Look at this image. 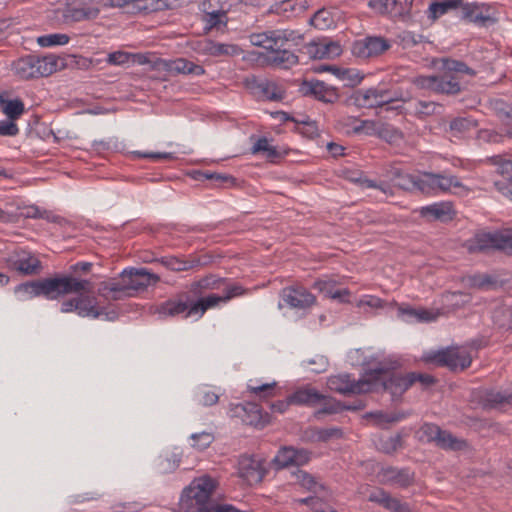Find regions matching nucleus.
<instances>
[{
  "instance_id": "dca6fc26",
  "label": "nucleus",
  "mask_w": 512,
  "mask_h": 512,
  "mask_svg": "<svg viewBox=\"0 0 512 512\" xmlns=\"http://www.w3.org/2000/svg\"><path fill=\"white\" fill-rule=\"evenodd\" d=\"M120 278L126 282L131 292L144 290L160 280L157 274L150 272L148 269L134 267L124 269Z\"/></svg>"
},
{
  "instance_id": "0eeeda50",
  "label": "nucleus",
  "mask_w": 512,
  "mask_h": 512,
  "mask_svg": "<svg viewBox=\"0 0 512 512\" xmlns=\"http://www.w3.org/2000/svg\"><path fill=\"white\" fill-rule=\"evenodd\" d=\"M4 262L6 267L22 275H37L42 271L41 261L31 252L15 249L9 253Z\"/></svg>"
},
{
  "instance_id": "7ed1b4c3",
  "label": "nucleus",
  "mask_w": 512,
  "mask_h": 512,
  "mask_svg": "<svg viewBox=\"0 0 512 512\" xmlns=\"http://www.w3.org/2000/svg\"><path fill=\"white\" fill-rule=\"evenodd\" d=\"M57 67L58 58L54 55L43 57L27 55L13 61L11 64L14 75L22 80L47 77L56 72Z\"/></svg>"
},
{
  "instance_id": "4be33fe9",
  "label": "nucleus",
  "mask_w": 512,
  "mask_h": 512,
  "mask_svg": "<svg viewBox=\"0 0 512 512\" xmlns=\"http://www.w3.org/2000/svg\"><path fill=\"white\" fill-rule=\"evenodd\" d=\"M234 413L251 426L264 427L268 423L267 415H263L260 406L256 403L237 404Z\"/></svg>"
},
{
  "instance_id": "72a5a7b5",
  "label": "nucleus",
  "mask_w": 512,
  "mask_h": 512,
  "mask_svg": "<svg viewBox=\"0 0 512 512\" xmlns=\"http://www.w3.org/2000/svg\"><path fill=\"white\" fill-rule=\"evenodd\" d=\"M421 215L430 217L434 220H448L452 218V208L449 203H434L429 206L422 207Z\"/></svg>"
},
{
  "instance_id": "13d9d810",
  "label": "nucleus",
  "mask_w": 512,
  "mask_h": 512,
  "mask_svg": "<svg viewBox=\"0 0 512 512\" xmlns=\"http://www.w3.org/2000/svg\"><path fill=\"white\" fill-rule=\"evenodd\" d=\"M402 312L408 316L415 318L419 322H430L437 318V315L426 309H403Z\"/></svg>"
},
{
  "instance_id": "a18cd8bd",
  "label": "nucleus",
  "mask_w": 512,
  "mask_h": 512,
  "mask_svg": "<svg viewBox=\"0 0 512 512\" xmlns=\"http://www.w3.org/2000/svg\"><path fill=\"white\" fill-rule=\"evenodd\" d=\"M132 8L145 14L163 10L166 6L162 0H132Z\"/></svg>"
},
{
  "instance_id": "bf43d9fd",
  "label": "nucleus",
  "mask_w": 512,
  "mask_h": 512,
  "mask_svg": "<svg viewBox=\"0 0 512 512\" xmlns=\"http://www.w3.org/2000/svg\"><path fill=\"white\" fill-rule=\"evenodd\" d=\"M401 446L402 437L397 434L381 440L380 449L387 454H391L396 452Z\"/></svg>"
},
{
  "instance_id": "c9c22d12",
  "label": "nucleus",
  "mask_w": 512,
  "mask_h": 512,
  "mask_svg": "<svg viewBox=\"0 0 512 512\" xmlns=\"http://www.w3.org/2000/svg\"><path fill=\"white\" fill-rule=\"evenodd\" d=\"M490 162L495 165L497 172L503 177V181L512 182V156L511 155H495L492 156Z\"/></svg>"
},
{
  "instance_id": "7c9ffc66",
  "label": "nucleus",
  "mask_w": 512,
  "mask_h": 512,
  "mask_svg": "<svg viewBox=\"0 0 512 512\" xmlns=\"http://www.w3.org/2000/svg\"><path fill=\"white\" fill-rule=\"evenodd\" d=\"M200 19L204 23V34H208L212 30H224L227 27L229 21L227 12L200 13Z\"/></svg>"
},
{
  "instance_id": "6ab92c4d",
  "label": "nucleus",
  "mask_w": 512,
  "mask_h": 512,
  "mask_svg": "<svg viewBox=\"0 0 512 512\" xmlns=\"http://www.w3.org/2000/svg\"><path fill=\"white\" fill-rule=\"evenodd\" d=\"M462 10V19L475 23L479 26H486L488 23H494L495 19L490 15V7L480 3H463L460 5Z\"/></svg>"
},
{
  "instance_id": "ddd939ff",
  "label": "nucleus",
  "mask_w": 512,
  "mask_h": 512,
  "mask_svg": "<svg viewBox=\"0 0 512 512\" xmlns=\"http://www.w3.org/2000/svg\"><path fill=\"white\" fill-rule=\"evenodd\" d=\"M414 0H370L368 5L377 13L392 19H406L410 16Z\"/></svg>"
},
{
  "instance_id": "9b49d317",
  "label": "nucleus",
  "mask_w": 512,
  "mask_h": 512,
  "mask_svg": "<svg viewBox=\"0 0 512 512\" xmlns=\"http://www.w3.org/2000/svg\"><path fill=\"white\" fill-rule=\"evenodd\" d=\"M391 48V42L381 36H367L353 43L352 53L363 59L378 57Z\"/></svg>"
},
{
  "instance_id": "864d4df0",
  "label": "nucleus",
  "mask_w": 512,
  "mask_h": 512,
  "mask_svg": "<svg viewBox=\"0 0 512 512\" xmlns=\"http://www.w3.org/2000/svg\"><path fill=\"white\" fill-rule=\"evenodd\" d=\"M69 42L67 34H48L38 37L37 43L42 47H51L56 45H65Z\"/></svg>"
},
{
  "instance_id": "cd10ccee",
  "label": "nucleus",
  "mask_w": 512,
  "mask_h": 512,
  "mask_svg": "<svg viewBox=\"0 0 512 512\" xmlns=\"http://www.w3.org/2000/svg\"><path fill=\"white\" fill-rule=\"evenodd\" d=\"M323 399V394L315 388L306 386L296 390L290 395V402L294 405L313 407L318 405Z\"/></svg>"
},
{
  "instance_id": "49530a36",
  "label": "nucleus",
  "mask_w": 512,
  "mask_h": 512,
  "mask_svg": "<svg viewBox=\"0 0 512 512\" xmlns=\"http://www.w3.org/2000/svg\"><path fill=\"white\" fill-rule=\"evenodd\" d=\"M478 125L472 117H457L450 122V130L455 134H465Z\"/></svg>"
},
{
  "instance_id": "393cba45",
  "label": "nucleus",
  "mask_w": 512,
  "mask_h": 512,
  "mask_svg": "<svg viewBox=\"0 0 512 512\" xmlns=\"http://www.w3.org/2000/svg\"><path fill=\"white\" fill-rule=\"evenodd\" d=\"M369 501L375 502L385 509L393 512H410L409 505L401 502L398 498L392 497L386 491L379 489L369 495Z\"/></svg>"
},
{
  "instance_id": "a19ab883",
  "label": "nucleus",
  "mask_w": 512,
  "mask_h": 512,
  "mask_svg": "<svg viewBox=\"0 0 512 512\" xmlns=\"http://www.w3.org/2000/svg\"><path fill=\"white\" fill-rule=\"evenodd\" d=\"M0 102L3 105V113L12 121L19 119L25 112L24 103L21 99L5 100L0 97Z\"/></svg>"
},
{
  "instance_id": "6e6d98bb",
  "label": "nucleus",
  "mask_w": 512,
  "mask_h": 512,
  "mask_svg": "<svg viewBox=\"0 0 512 512\" xmlns=\"http://www.w3.org/2000/svg\"><path fill=\"white\" fill-rule=\"evenodd\" d=\"M441 428L438 425L425 423L420 428V439L426 442H435L440 435Z\"/></svg>"
},
{
  "instance_id": "39448f33",
  "label": "nucleus",
  "mask_w": 512,
  "mask_h": 512,
  "mask_svg": "<svg viewBox=\"0 0 512 512\" xmlns=\"http://www.w3.org/2000/svg\"><path fill=\"white\" fill-rule=\"evenodd\" d=\"M327 385L330 390L343 395L361 394L373 391L377 386V379L375 377L361 378L356 381L351 379L348 374H340L331 376Z\"/></svg>"
},
{
  "instance_id": "c756f323",
  "label": "nucleus",
  "mask_w": 512,
  "mask_h": 512,
  "mask_svg": "<svg viewBox=\"0 0 512 512\" xmlns=\"http://www.w3.org/2000/svg\"><path fill=\"white\" fill-rule=\"evenodd\" d=\"M92 291V283L90 282V291H81L77 298V313L81 317L98 318L101 312L98 310L96 298L82 293H90Z\"/></svg>"
},
{
  "instance_id": "4d7b16f0",
  "label": "nucleus",
  "mask_w": 512,
  "mask_h": 512,
  "mask_svg": "<svg viewBox=\"0 0 512 512\" xmlns=\"http://www.w3.org/2000/svg\"><path fill=\"white\" fill-rule=\"evenodd\" d=\"M336 285L337 282L333 279H319L314 282L313 288L322 293L324 297L330 298L337 290Z\"/></svg>"
},
{
  "instance_id": "e2e57ef3",
  "label": "nucleus",
  "mask_w": 512,
  "mask_h": 512,
  "mask_svg": "<svg viewBox=\"0 0 512 512\" xmlns=\"http://www.w3.org/2000/svg\"><path fill=\"white\" fill-rule=\"evenodd\" d=\"M443 67L449 72L465 73L468 75H475L474 70L469 68L465 63L457 60L446 59L443 61Z\"/></svg>"
},
{
  "instance_id": "0e129e2a",
  "label": "nucleus",
  "mask_w": 512,
  "mask_h": 512,
  "mask_svg": "<svg viewBox=\"0 0 512 512\" xmlns=\"http://www.w3.org/2000/svg\"><path fill=\"white\" fill-rule=\"evenodd\" d=\"M258 88L270 100H276L282 97V92L277 88V86L273 82L263 80L258 84Z\"/></svg>"
},
{
  "instance_id": "ea45409f",
  "label": "nucleus",
  "mask_w": 512,
  "mask_h": 512,
  "mask_svg": "<svg viewBox=\"0 0 512 512\" xmlns=\"http://www.w3.org/2000/svg\"><path fill=\"white\" fill-rule=\"evenodd\" d=\"M322 405L320 409L314 412V417L316 419H321L322 415L328 414H337L344 410V404L340 401L336 400L333 397L326 396L323 394V399L319 403Z\"/></svg>"
},
{
  "instance_id": "b1692460",
  "label": "nucleus",
  "mask_w": 512,
  "mask_h": 512,
  "mask_svg": "<svg viewBox=\"0 0 512 512\" xmlns=\"http://www.w3.org/2000/svg\"><path fill=\"white\" fill-rule=\"evenodd\" d=\"M382 386L384 390L391 394L392 399H397L411 387V380L408 373L405 375L394 373L388 378L383 379Z\"/></svg>"
},
{
  "instance_id": "3c124183",
  "label": "nucleus",
  "mask_w": 512,
  "mask_h": 512,
  "mask_svg": "<svg viewBox=\"0 0 512 512\" xmlns=\"http://www.w3.org/2000/svg\"><path fill=\"white\" fill-rule=\"evenodd\" d=\"M446 302L449 303V305L454 309H461L464 308L466 305H468L472 297L469 293L461 292V291H455V292H449L445 295Z\"/></svg>"
},
{
  "instance_id": "4c0bfd02",
  "label": "nucleus",
  "mask_w": 512,
  "mask_h": 512,
  "mask_svg": "<svg viewBox=\"0 0 512 512\" xmlns=\"http://www.w3.org/2000/svg\"><path fill=\"white\" fill-rule=\"evenodd\" d=\"M205 180L215 182V186L217 187L225 183H230L231 185L235 184V178L230 175L194 169V182H203Z\"/></svg>"
},
{
  "instance_id": "4468645a",
  "label": "nucleus",
  "mask_w": 512,
  "mask_h": 512,
  "mask_svg": "<svg viewBox=\"0 0 512 512\" xmlns=\"http://www.w3.org/2000/svg\"><path fill=\"white\" fill-rule=\"evenodd\" d=\"M310 459V452L304 448L297 449L292 446H283L278 450L271 463L277 470H281L290 466H303Z\"/></svg>"
},
{
  "instance_id": "774afa93",
  "label": "nucleus",
  "mask_w": 512,
  "mask_h": 512,
  "mask_svg": "<svg viewBox=\"0 0 512 512\" xmlns=\"http://www.w3.org/2000/svg\"><path fill=\"white\" fill-rule=\"evenodd\" d=\"M412 83L420 89H426L436 93L437 76H417L412 79Z\"/></svg>"
},
{
  "instance_id": "9d476101",
  "label": "nucleus",
  "mask_w": 512,
  "mask_h": 512,
  "mask_svg": "<svg viewBox=\"0 0 512 512\" xmlns=\"http://www.w3.org/2000/svg\"><path fill=\"white\" fill-rule=\"evenodd\" d=\"M432 360L452 371H463L471 365L472 358L464 348L452 347L437 352Z\"/></svg>"
},
{
  "instance_id": "423d86ee",
  "label": "nucleus",
  "mask_w": 512,
  "mask_h": 512,
  "mask_svg": "<svg viewBox=\"0 0 512 512\" xmlns=\"http://www.w3.org/2000/svg\"><path fill=\"white\" fill-rule=\"evenodd\" d=\"M420 192L433 195L439 192H448L452 188H462L463 185L456 176L425 172L419 180L413 182Z\"/></svg>"
},
{
  "instance_id": "69168bd1",
  "label": "nucleus",
  "mask_w": 512,
  "mask_h": 512,
  "mask_svg": "<svg viewBox=\"0 0 512 512\" xmlns=\"http://www.w3.org/2000/svg\"><path fill=\"white\" fill-rule=\"evenodd\" d=\"M180 464V457L176 453L162 457L159 463L161 472L169 473L174 471Z\"/></svg>"
},
{
  "instance_id": "8fccbe9b",
  "label": "nucleus",
  "mask_w": 512,
  "mask_h": 512,
  "mask_svg": "<svg viewBox=\"0 0 512 512\" xmlns=\"http://www.w3.org/2000/svg\"><path fill=\"white\" fill-rule=\"evenodd\" d=\"M274 35L276 36L278 47H284L287 42H292L297 45L303 39L299 31L291 29L275 30Z\"/></svg>"
},
{
  "instance_id": "de8ad7c7",
  "label": "nucleus",
  "mask_w": 512,
  "mask_h": 512,
  "mask_svg": "<svg viewBox=\"0 0 512 512\" xmlns=\"http://www.w3.org/2000/svg\"><path fill=\"white\" fill-rule=\"evenodd\" d=\"M365 418L374 419L375 423L379 426H383L389 423H395L405 418L404 413H385L383 411L369 412L365 415Z\"/></svg>"
},
{
  "instance_id": "f03ea898",
  "label": "nucleus",
  "mask_w": 512,
  "mask_h": 512,
  "mask_svg": "<svg viewBox=\"0 0 512 512\" xmlns=\"http://www.w3.org/2000/svg\"><path fill=\"white\" fill-rule=\"evenodd\" d=\"M218 487L217 477L207 473L194 476V512H252L212 499Z\"/></svg>"
},
{
  "instance_id": "5701e85b",
  "label": "nucleus",
  "mask_w": 512,
  "mask_h": 512,
  "mask_svg": "<svg viewBox=\"0 0 512 512\" xmlns=\"http://www.w3.org/2000/svg\"><path fill=\"white\" fill-rule=\"evenodd\" d=\"M100 14L98 3H83L81 6H68L63 13L66 22H81L96 19Z\"/></svg>"
},
{
  "instance_id": "20e7f679",
  "label": "nucleus",
  "mask_w": 512,
  "mask_h": 512,
  "mask_svg": "<svg viewBox=\"0 0 512 512\" xmlns=\"http://www.w3.org/2000/svg\"><path fill=\"white\" fill-rule=\"evenodd\" d=\"M464 247L469 253L499 250L512 255V230L477 233L464 243Z\"/></svg>"
},
{
  "instance_id": "f257e3e1",
  "label": "nucleus",
  "mask_w": 512,
  "mask_h": 512,
  "mask_svg": "<svg viewBox=\"0 0 512 512\" xmlns=\"http://www.w3.org/2000/svg\"><path fill=\"white\" fill-rule=\"evenodd\" d=\"M17 291L29 297L43 296L48 300H56L72 293L90 291V281L73 276H55L20 284Z\"/></svg>"
},
{
  "instance_id": "1a4fd4ad",
  "label": "nucleus",
  "mask_w": 512,
  "mask_h": 512,
  "mask_svg": "<svg viewBox=\"0 0 512 512\" xmlns=\"http://www.w3.org/2000/svg\"><path fill=\"white\" fill-rule=\"evenodd\" d=\"M267 472L263 458L255 455L240 456L238 474L247 484L254 485L262 482Z\"/></svg>"
},
{
  "instance_id": "aec40b11",
  "label": "nucleus",
  "mask_w": 512,
  "mask_h": 512,
  "mask_svg": "<svg viewBox=\"0 0 512 512\" xmlns=\"http://www.w3.org/2000/svg\"><path fill=\"white\" fill-rule=\"evenodd\" d=\"M194 50L214 57H233L242 53V49L236 44L219 43L210 40L197 42L196 46H194Z\"/></svg>"
},
{
  "instance_id": "09e8293b",
  "label": "nucleus",
  "mask_w": 512,
  "mask_h": 512,
  "mask_svg": "<svg viewBox=\"0 0 512 512\" xmlns=\"http://www.w3.org/2000/svg\"><path fill=\"white\" fill-rule=\"evenodd\" d=\"M464 442L454 437L450 432L440 430L436 445L443 449L459 450L464 446Z\"/></svg>"
},
{
  "instance_id": "a211bd4d",
  "label": "nucleus",
  "mask_w": 512,
  "mask_h": 512,
  "mask_svg": "<svg viewBox=\"0 0 512 512\" xmlns=\"http://www.w3.org/2000/svg\"><path fill=\"white\" fill-rule=\"evenodd\" d=\"M305 53L312 59H330L342 53L340 44L328 38L310 42L304 47Z\"/></svg>"
},
{
  "instance_id": "37998d69",
  "label": "nucleus",
  "mask_w": 512,
  "mask_h": 512,
  "mask_svg": "<svg viewBox=\"0 0 512 512\" xmlns=\"http://www.w3.org/2000/svg\"><path fill=\"white\" fill-rule=\"evenodd\" d=\"M441 109L442 106L433 101L417 100L413 103V113L419 118L438 114Z\"/></svg>"
},
{
  "instance_id": "2eb2a0df",
  "label": "nucleus",
  "mask_w": 512,
  "mask_h": 512,
  "mask_svg": "<svg viewBox=\"0 0 512 512\" xmlns=\"http://www.w3.org/2000/svg\"><path fill=\"white\" fill-rule=\"evenodd\" d=\"M161 317H175L182 315L184 318L192 314V297L189 292L174 296L156 308Z\"/></svg>"
},
{
  "instance_id": "680f3d73",
  "label": "nucleus",
  "mask_w": 512,
  "mask_h": 512,
  "mask_svg": "<svg viewBox=\"0 0 512 512\" xmlns=\"http://www.w3.org/2000/svg\"><path fill=\"white\" fill-rule=\"evenodd\" d=\"M214 441V434L212 432L194 433V449L203 451L208 448Z\"/></svg>"
},
{
  "instance_id": "412c9836",
  "label": "nucleus",
  "mask_w": 512,
  "mask_h": 512,
  "mask_svg": "<svg viewBox=\"0 0 512 512\" xmlns=\"http://www.w3.org/2000/svg\"><path fill=\"white\" fill-rule=\"evenodd\" d=\"M300 90L304 95H311L317 100L325 103H334L338 99V93L334 88L329 87L324 82L318 80L304 81Z\"/></svg>"
},
{
  "instance_id": "603ef678",
  "label": "nucleus",
  "mask_w": 512,
  "mask_h": 512,
  "mask_svg": "<svg viewBox=\"0 0 512 512\" xmlns=\"http://www.w3.org/2000/svg\"><path fill=\"white\" fill-rule=\"evenodd\" d=\"M311 25L320 30L329 28L333 23L331 13L326 9H320L310 19Z\"/></svg>"
},
{
  "instance_id": "052dcab7",
  "label": "nucleus",
  "mask_w": 512,
  "mask_h": 512,
  "mask_svg": "<svg viewBox=\"0 0 512 512\" xmlns=\"http://www.w3.org/2000/svg\"><path fill=\"white\" fill-rule=\"evenodd\" d=\"M177 512H192V483L183 489Z\"/></svg>"
},
{
  "instance_id": "79ce46f5",
  "label": "nucleus",
  "mask_w": 512,
  "mask_h": 512,
  "mask_svg": "<svg viewBox=\"0 0 512 512\" xmlns=\"http://www.w3.org/2000/svg\"><path fill=\"white\" fill-rule=\"evenodd\" d=\"M251 152L253 154L263 153V155L271 161L281 157L280 152L276 149V147L272 146L268 139L265 137L259 138L253 144Z\"/></svg>"
},
{
  "instance_id": "f704fd0d",
  "label": "nucleus",
  "mask_w": 512,
  "mask_h": 512,
  "mask_svg": "<svg viewBox=\"0 0 512 512\" xmlns=\"http://www.w3.org/2000/svg\"><path fill=\"white\" fill-rule=\"evenodd\" d=\"M462 5V0H444L441 2H432L427 10V17L435 21L449 10L459 8Z\"/></svg>"
},
{
  "instance_id": "2f4dec72",
  "label": "nucleus",
  "mask_w": 512,
  "mask_h": 512,
  "mask_svg": "<svg viewBox=\"0 0 512 512\" xmlns=\"http://www.w3.org/2000/svg\"><path fill=\"white\" fill-rule=\"evenodd\" d=\"M293 475L296 479V483L312 494L322 495L323 492H325L326 487L318 482L311 474L303 470H297Z\"/></svg>"
},
{
  "instance_id": "338daca9",
  "label": "nucleus",
  "mask_w": 512,
  "mask_h": 512,
  "mask_svg": "<svg viewBox=\"0 0 512 512\" xmlns=\"http://www.w3.org/2000/svg\"><path fill=\"white\" fill-rule=\"evenodd\" d=\"M161 263L172 271H184L191 267V263L176 257L162 258Z\"/></svg>"
},
{
  "instance_id": "5fc2aeb1",
  "label": "nucleus",
  "mask_w": 512,
  "mask_h": 512,
  "mask_svg": "<svg viewBox=\"0 0 512 512\" xmlns=\"http://www.w3.org/2000/svg\"><path fill=\"white\" fill-rule=\"evenodd\" d=\"M166 68L171 73H192V63L183 58L170 60L165 63Z\"/></svg>"
},
{
  "instance_id": "a878e982",
  "label": "nucleus",
  "mask_w": 512,
  "mask_h": 512,
  "mask_svg": "<svg viewBox=\"0 0 512 512\" xmlns=\"http://www.w3.org/2000/svg\"><path fill=\"white\" fill-rule=\"evenodd\" d=\"M491 319L498 329L512 331V305L496 302L492 309Z\"/></svg>"
},
{
  "instance_id": "f3484780",
  "label": "nucleus",
  "mask_w": 512,
  "mask_h": 512,
  "mask_svg": "<svg viewBox=\"0 0 512 512\" xmlns=\"http://www.w3.org/2000/svg\"><path fill=\"white\" fill-rule=\"evenodd\" d=\"M280 297L287 306L295 309H307L316 302V297L303 286L285 287Z\"/></svg>"
},
{
  "instance_id": "58836bf2",
  "label": "nucleus",
  "mask_w": 512,
  "mask_h": 512,
  "mask_svg": "<svg viewBox=\"0 0 512 512\" xmlns=\"http://www.w3.org/2000/svg\"><path fill=\"white\" fill-rule=\"evenodd\" d=\"M461 91L460 83L454 76H437L436 93L456 95Z\"/></svg>"
},
{
  "instance_id": "c85d7f7f",
  "label": "nucleus",
  "mask_w": 512,
  "mask_h": 512,
  "mask_svg": "<svg viewBox=\"0 0 512 512\" xmlns=\"http://www.w3.org/2000/svg\"><path fill=\"white\" fill-rule=\"evenodd\" d=\"M267 59L271 65L284 69H288L298 62V56L284 47L272 49Z\"/></svg>"
},
{
  "instance_id": "bb28decb",
  "label": "nucleus",
  "mask_w": 512,
  "mask_h": 512,
  "mask_svg": "<svg viewBox=\"0 0 512 512\" xmlns=\"http://www.w3.org/2000/svg\"><path fill=\"white\" fill-rule=\"evenodd\" d=\"M381 481L385 484L397 485L399 487H408L413 477L408 469H397L394 467H387L381 471Z\"/></svg>"
},
{
  "instance_id": "c03bdc74",
  "label": "nucleus",
  "mask_w": 512,
  "mask_h": 512,
  "mask_svg": "<svg viewBox=\"0 0 512 512\" xmlns=\"http://www.w3.org/2000/svg\"><path fill=\"white\" fill-rule=\"evenodd\" d=\"M227 285H232L228 283L226 279L216 277L215 275H208L204 278L194 282V290L195 289H225Z\"/></svg>"
},
{
  "instance_id": "473e14b6",
  "label": "nucleus",
  "mask_w": 512,
  "mask_h": 512,
  "mask_svg": "<svg viewBox=\"0 0 512 512\" xmlns=\"http://www.w3.org/2000/svg\"><path fill=\"white\" fill-rule=\"evenodd\" d=\"M482 400L485 405L489 407H496L501 404H509L512 406V390H485L482 395Z\"/></svg>"
},
{
  "instance_id": "6e6552de",
  "label": "nucleus",
  "mask_w": 512,
  "mask_h": 512,
  "mask_svg": "<svg viewBox=\"0 0 512 512\" xmlns=\"http://www.w3.org/2000/svg\"><path fill=\"white\" fill-rule=\"evenodd\" d=\"M396 99V96L389 90L380 87L359 89L351 96L353 103L361 108L382 107Z\"/></svg>"
},
{
  "instance_id": "f8f14e48",
  "label": "nucleus",
  "mask_w": 512,
  "mask_h": 512,
  "mask_svg": "<svg viewBox=\"0 0 512 512\" xmlns=\"http://www.w3.org/2000/svg\"><path fill=\"white\" fill-rule=\"evenodd\" d=\"M245 292L246 290L241 285H227L222 295L210 294L194 301V315L199 314L201 317L207 309L217 307L220 304H226L232 298L241 296Z\"/></svg>"
},
{
  "instance_id": "e433bc0d",
  "label": "nucleus",
  "mask_w": 512,
  "mask_h": 512,
  "mask_svg": "<svg viewBox=\"0 0 512 512\" xmlns=\"http://www.w3.org/2000/svg\"><path fill=\"white\" fill-rule=\"evenodd\" d=\"M275 30L265 31L261 33H252L249 36L250 43L253 46L263 47L266 50L271 51L278 47L276 36L274 35Z\"/></svg>"
}]
</instances>
